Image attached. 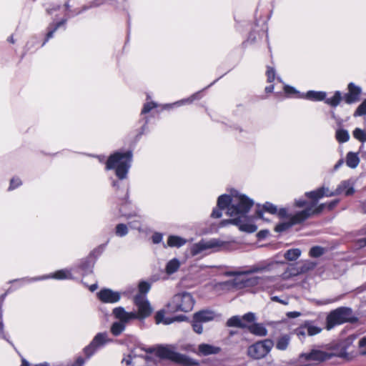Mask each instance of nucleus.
<instances>
[{
	"mask_svg": "<svg viewBox=\"0 0 366 366\" xmlns=\"http://www.w3.org/2000/svg\"><path fill=\"white\" fill-rule=\"evenodd\" d=\"M300 334L305 335L307 333L310 336L315 335L322 331V328L312 325L310 321H305L300 327Z\"/></svg>",
	"mask_w": 366,
	"mask_h": 366,
	"instance_id": "412c9836",
	"label": "nucleus"
},
{
	"mask_svg": "<svg viewBox=\"0 0 366 366\" xmlns=\"http://www.w3.org/2000/svg\"><path fill=\"white\" fill-rule=\"evenodd\" d=\"M267 81L272 82L275 79V71L272 67H267V70L266 72Z\"/></svg>",
	"mask_w": 366,
	"mask_h": 366,
	"instance_id": "3c124183",
	"label": "nucleus"
},
{
	"mask_svg": "<svg viewBox=\"0 0 366 366\" xmlns=\"http://www.w3.org/2000/svg\"><path fill=\"white\" fill-rule=\"evenodd\" d=\"M295 205L297 207L307 208L308 207H310V204H308V202L306 200H303V199L295 200Z\"/></svg>",
	"mask_w": 366,
	"mask_h": 366,
	"instance_id": "4d7b16f0",
	"label": "nucleus"
},
{
	"mask_svg": "<svg viewBox=\"0 0 366 366\" xmlns=\"http://www.w3.org/2000/svg\"><path fill=\"white\" fill-rule=\"evenodd\" d=\"M300 359L308 361L320 362L332 358V355L329 352H325L318 350H313L308 353H303L300 355Z\"/></svg>",
	"mask_w": 366,
	"mask_h": 366,
	"instance_id": "ddd939ff",
	"label": "nucleus"
},
{
	"mask_svg": "<svg viewBox=\"0 0 366 366\" xmlns=\"http://www.w3.org/2000/svg\"><path fill=\"white\" fill-rule=\"evenodd\" d=\"M180 263L177 259H172L170 260L166 266V272L169 274H172L176 272L179 268Z\"/></svg>",
	"mask_w": 366,
	"mask_h": 366,
	"instance_id": "7c9ffc66",
	"label": "nucleus"
},
{
	"mask_svg": "<svg viewBox=\"0 0 366 366\" xmlns=\"http://www.w3.org/2000/svg\"><path fill=\"white\" fill-rule=\"evenodd\" d=\"M316 265H317V263L310 261V260L302 262L301 263V264L300 265V272H302V273H305L310 270H312L316 267Z\"/></svg>",
	"mask_w": 366,
	"mask_h": 366,
	"instance_id": "e433bc0d",
	"label": "nucleus"
},
{
	"mask_svg": "<svg viewBox=\"0 0 366 366\" xmlns=\"http://www.w3.org/2000/svg\"><path fill=\"white\" fill-rule=\"evenodd\" d=\"M156 355L162 358L172 360L184 366H192L197 363L187 355L174 352L169 346H159L157 348Z\"/></svg>",
	"mask_w": 366,
	"mask_h": 366,
	"instance_id": "39448f33",
	"label": "nucleus"
},
{
	"mask_svg": "<svg viewBox=\"0 0 366 366\" xmlns=\"http://www.w3.org/2000/svg\"><path fill=\"white\" fill-rule=\"evenodd\" d=\"M21 184V181L19 178H12L10 181V186L9 187V190L14 189L17 187Z\"/></svg>",
	"mask_w": 366,
	"mask_h": 366,
	"instance_id": "603ef678",
	"label": "nucleus"
},
{
	"mask_svg": "<svg viewBox=\"0 0 366 366\" xmlns=\"http://www.w3.org/2000/svg\"><path fill=\"white\" fill-rule=\"evenodd\" d=\"M352 344V340L350 338H347L345 340L340 342L336 345L335 348L334 352H330V355L332 357H338L345 360L352 359V355L347 352L348 349Z\"/></svg>",
	"mask_w": 366,
	"mask_h": 366,
	"instance_id": "f8f14e48",
	"label": "nucleus"
},
{
	"mask_svg": "<svg viewBox=\"0 0 366 366\" xmlns=\"http://www.w3.org/2000/svg\"><path fill=\"white\" fill-rule=\"evenodd\" d=\"M202 323L197 320H192L193 330L197 334H202L203 332Z\"/></svg>",
	"mask_w": 366,
	"mask_h": 366,
	"instance_id": "de8ad7c7",
	"label": "nucleus"
},
{
	"mask_svg": "<svg viewBox=\"0 0 366 366\" xmlns=\"http://www.w3.org/2000/svg\"><path fill=\"white\" fill-rule=\"evenodd\" d=\"M271 300L274 302H280L281 304H283V305H287L288 304V302L287 300H281L279 297L277 296H273L271 297Z\"/></svg>",
	"mask_w": 366,
	"mask_h": 366,
	"instance_id": "e2e57ef3",
	"label": "nucleus"
},
{
	"mask_svg": "<svg viewBox=\"0 0 366 366\" xmlns=\"http://www.w3.org/2000/svg\"><path fill=\"white\" fill-rule=\"evenodd\" d=\"M360 353L366 355V337L361 338L358 342Z\"/></svg>",
	"mask_w": 366,
	"mask_h": 366,
	"instance_id": "09e8293b",
	"label": "nucleus"
},
{
	"mask_svg": "<svg viewBox=\"0 0 366 366\" xmlns=\"http://www.w3.org/2000/svg\"><path fill=\"white\" fill-rule=\"evenodd\" d=\"M360 163V158L357 153L350 152L346 156V164L347 167L355 169Z\"/></svg>",
	"mask_w": 366,
	"mask_h": 366,
	"instance_id": "a878e982",
	"label": "nucleus"
},
{
	"mask_svg": "<svg viewBox=\"0 0 366 366\" xmlns=\"http://www.w3.org/2000/svg\"><path fill=\"white\" fill-rule=\"evenodd\" d=\"M325 190L328 191V188L321 187L316 190L306 192L305 196L312 199V202L310 205L315 207L318 200L323 197H332V195H330V193H325Z\"/></svg>",
	"mask_w": 366,
	"mask_h": 366,
	"instance_id": "a211bd4d",
	"label": "nucleus"
},
{
	"mask_svg": "<svg viewBox=\"0 0 366 366\" xmlns=\"http://www.w3.org/2000/svg\"><path fill=\"white\" fill-rule=\"evenodd\" d=\"M301 254L300 249H288L285 254V258L289 261L296 260Z\"/></svg>",
	"mask_w": 366,
	"mask_h": 366,
	"instance_id": "473e14b6",
	"label": "nucleus"
},
{
	"mask_svg": "<svg viewBox=\"0 0 366 366\" xmlns=\"http://www.w3.org/2000/svg\"><path fill=\"white\" fill-rule=\"evenodd\" d=\"M284 90H285V92L286 94H287L288 95L297 94L299 93L294 87L288 86V85L285 86Z\"/></svg>",
	"mask_w": 366,
	"mask_h": 366,
	"instance_id": "6e6d98bb",
	"label": "nucleus"
},
{
	"mask_svg": "<svg viewBox=\"0 0 366 366\" xmlns=\"http://www.w3.org/2000/svg\"><path fill=\"white\" fill-rule=\"evenodd\" d=\"M278 262H272L269 264H257L253 265L250 267V268L248 270L242 271V272H233V274H252V273H257V272H261L264 271H272L275 269H277L279 267Z\"/></svg>",
	"mask_w": 366,
	"mask_h": 366,
	"instance_id": "2eb2a0df",
	"label": "nucleus"
},
{
	"mask_svg": "<svg viewBox=\"0 0 366 366\" xmlns=\"http://www.w3.org/2000/svg\"><path fill=\"white\" fill-rule=\"evenodd\" d=\"M107 342V333H98L91 343L84 348V351L86 356L90 357L99 347L104 345Z\"/></svg>",
	"mask_w": 366,
	"mask_h": 366,
	"instance_id": "9b49d317",
	"label": "nucleus"
},
{
	"mask_svg": "<svg viewBox=\"0 0 366 366\" xmlns=\"http://www.w3.org/2000/svg\"><path fill=\"white\" fill-rule=\"evenodd\" d=\"M194 300L189 292H181L173 296L167 303V307L169 312H189L194 307Z\"/></svg>",
	"mask_w": 366,
	"mask_h": 366,
	"instance_id": "20e7f679",
	"label": "nucleus"
},
{
	"mask_svg": "<svg viewBox=\"0 0 366 366\" xmlns=\"http://www.w3.org/2000/svg\"><path fill=\"white\" fill-rule=\"evenodd\" d=\"M115 233L119 237H124L128 233V228L124 224H118L116 227Z\"/></svg>",
	"mask_w": 366,
	"mask_h": 366,
	"instance_id": "c03bdc74",
	"label": "nucleus"
},
{
	"mask_svg": "<svg viewBox=\"0 0 366 366\" xmlns=\"http://www.w3.org/2000/svg\"><path fill=\"white\" fill-rule=\"evenodd\" d=\"M327 204L322 203L314 208L315 207H312V205H310L307 208H305L302 211H306L308 213V218L313 215H317L320 214L325 209L327 208L326 207Z\"/></svg>",
	"mask_w": 366,
	"mask_h": 366,
	"instance_id": "c756f323",
	"label": "nucleus"
},
{
	"mask_svg": "<svg viewBox=\"0 0 366 366\" xmlns=\"http://www.w3.org/2000/svg\"><path fill=\"white\" fill-rule=\"evenodd\" d=\"M268 234H269V231L268 230H261L258 233V237H260V238H263V237H265Z\"/></svg>",
	"mask_w": 366,
	"mask_h": 366,
	"instance_id": "69168bd1",
	"label": "nucleus"
},
{
	"mask_svg": "<svg viewBox=\"0 0 366 366\" xmlns=\"http://www.w3.org/2000/svg\"><path fill=\"white\" fill-rule=\"evenodd\" d=\"M81 267L84 270L88 271L91 269L92 265L89 263L86 262L85 264H82Z\"/></svg>",
	"mask_w": 366,
	"mask_h": 366,
	"instance_id": "338daca9",
	"label": "nucleus"
},
{
	"mask_svg": "<svg viewBox=\"0 0 366 366\" xmlns=\"http://www.w3.org/2000/svg\"><path fill=\"white\" fill-rule=\"evenodd\" d=\"M273 346L274 342L270 339L258 341L248 347L247 354L253 359L259 360L264 357Z\"/></svg>",
	"mask_w": 366,
	"mask_h": 366,
	"instance_id": "423d86ee",
	"label": "nucleus"
},
{
	"mask_svg": "<svg viewBox=\"0 0 366 366\" xmlns=\"http://www.w3.org/2000/svg\"><path fill=\"white\" fill-rule=\"evenodd\" d=\"M162 240V235L159 233H155L152 236V242L154 244H158Z\"/></svg>",
	"mask_w": 366,
	"mask_h": 366,
	"instance_id": "052dcab7",
	"label": "nucleus"
},
{
	"mask_svg": "<svg viewBox=\"0 0 366 366\" xmlns=\"http://www.w3.org/2000/svg\"><path fill=\"white\" fill-rule=\"evenodd\" d=\"M335 137H336L337 140L340 143L346 142L350 139L349 133L345 129H337L336 131Z\"/></svg>",
	"mask_w": 366,
	"mask_h": 366,
	"instance_id": "c9c22d12",
	"label": "nucleus"
},
{
	"mask_svg": "<svg viewBox=\"0 0 366 366\" xmlns=\"http://www.w3.org/2000/svg\"><path fill=\"white\" fill-rule=\"evenodd\" d=\"M233 202V195L231 197L227 194H222L218 197L217 199V207L219 209H226L229 208V207L232 204Z\"/></svg>",
	"mask_w": 366,
	"mask_h": 366,
	"instance_id": "bb28decb",
	"label": "nucleus"
},
{
	"mask_svg": "<svg viewBox=\"0 0 366 366\" xmlns=\"http://www.w3.org/2000/svg\"><path fill=\"white\" fill-rule=\"evenodd\" d=\"M198 351L199 354L204 356H207L219 353L221 352V348L212 345L202 343L198 346Z\"/></svg>",
	"mask_w": 366,
	"mask_h": 366,
	"instance_id": "4be33fe9",
	"label": "nucleus"
},
{
	"mask_svg": "<svg viewBox=\"0 0 366 366\" xmlns=\"http://www.w3.org/2000/svg\"><path fill=\"white\" fill-rule=\"evenodd\" d=\"M357 320L350 307H340L332 310L326 317V329L330 330L337 325L345 322H355Z\"/></svg>",
	"mask_w": 366,
	"mask_h": 366,
	"instance_id": "7ed1b4c3",
	"label": "nucleus"
},
{
	"mask_svg": "<svg viewBox=\"0 0 366 366\" xmlns=\"http://www.w3.org/2000/svg\"><path fill=\"white\" fill-rule=\"evenodd\" d=\"M49 30L46 34V39H45V41L43 43V45L46 43V41H47L50 38H51L53 36L54 33L57 30L56 29H55L54 26L53 29H51L50 27H49Z\"/></svg>",
	"mask_w": 366,
	"mask_h": 366,
	"instance_id": "680f3d73",
	"label": "nucleus"
},
{
	"mask_svg": "<svg viewBox=\"0 0 366 366\" xmlns=\"http://www.w3.org/2000/svg\"><path fill=\"white\" fill-rule=\"evenodd\" d=\"M223 209H219V207H217V208H215L213 209L212 212V217L213 218H219L222 216V210Z\"/></svg>",
	"mask_w": 366,
	"mask_h": 366,
	"instance_id": "13d9d810",
	"label": "nucleus"
},
{
	"mask_svg": "<svg viewBox=\"0 0 366 366\" xmlns=\"http://www.w3.org/2000/svg\"><path fill=\"white\" fill-rule=\"evenodd\" d=\"M165 312L164 310L158 311L155 315V321L157 324L163 323L164 325H169L175 321L181 322L187 319L184 315H179L172 318L164 317Z\"/></svg>",
	"mask_w": 366,
	"mask_h": 366,
	"instance_id": "6ab92c4d",
	"label": "nucleus"
},
{
	"mask_svg": "<svg viewBox=\"0 0 366 366\" xmlns=\"http://www.w3.org/2000/svg\"><path fill=\"white\" fill-rule=\"evenodd\" d=\"M325 249L322 247H312L310 250V255L312 257H319L324 254Z\"/></svg>",
	"mask_w": 366,
	"mask_h": 366,
	"instance_id": "37998d69",
	"label": "nucleus"
},
{
	"mask_svg": "<svg viewBox=\"0 0 366 366\" xmlns=\"http://www.w3.org/2000/svg\"><path fill=\"white\" fill-rule=\"evenodd\" d=\"M222 245V242L217 239H212L210 240L202 239L199 242L192 245L191 247V254L193 256H196L206 249L217 248Z\"/></svg>",
	"mask_w": 366,
	"mask_h": 366,
	"instance_id": "9d476101",
	"label": "nucleus"
},
{
	"mask_svg": "<svg viewBox=\"0 0 366 366\" xmlns=\"http://www.w3.org/2000/svg\"><path fill=\"white\" fill-rule=\"evenodd\" d=\"M343 192H345L346 196H350L354 194V187L349 181L342 182L335 191L330 193V195H332V197L337 196Z\"/></svg>",
	"mask_w": 366,
	"mask_h": 366,
	"instance_id": "aec40b11",
	"label": "nucleus"
},
{
	"mask_svg": "<svg viewBox=\"0 0 366 366\" xmlns=\"http://www.w3.org/2000/svg\"><path fill=\"white\" fill-rule=\"evenodd\" d=\"M360 235L365 236V237L358 239L357 244L360 247H366V225L359 231Z\"/></svg>",
	"mask_w": 366,
	"mask_h": 366,
	"instance_id": "49530a36",
	"label": "nucleus"
},
{
	"mask_svg": "<svg viewBox=\"0 0 366 366\" xmlns=\"http://www.w3.org/2000/svg\"><path fill=\"white\" fill-rule=\"evenodd\" d=\"M290 342V338L287 336H282L278 339L276 347L280 350H285L287 349Z\"/></svg>",
	"mask_w": 366,
	"mask_h": 366,
	"instance_id": "58836bf2",
	"label": "nucleus"
},
{
	"mask_svg": "<svg viewBox=\"0 0 366 366\" xmlns=\"http://www.w3.org/2000/svg\"><path fill=\"white\" fill-rule=\"evenodd\" d=\"M300 315L301 314L299 312H296V311L289 312L287 313V317L289 318H295V317L300 316Z\"/></svg>",
	"mask_w": 366,
	"mask_h": 366,
	"instance_id": "0e129e2a",
	"label": "nucleus"
},
{
	"mask_svg": "<svg viewBox=\"0 0 366 366\" xmlns=\"http://www.w3.org/2000/svg\"><path fill=\"white\" fill-rule=\"evenodd\" d=\"M308 213L306 211H300L290 217V219L287 222H281L274 227L277 232H282L288 230L292 226L300 224L308 219Z\"/></svg>",
	"mask_w": 366,
	"mask_h": 366,
	"instance_id": "6e6552de",
	"label": "nucleus"
},
{
	"mask_svg": "<svg viewBox=\"0 0 366 366\" xmlns=\"http://www.w3.org/2000/svg\"><path fill=\"white\" fill-rule=\"evenodd\" d=\"M276 280L274 276L260 277H252L248 278H235L231 282L232 287L241 290L245 287H252L265 282H273Z\"/></svg>",
	"mask_w": 366,
	"mask_h": 366,
	"instance_id": "0eeeda50",
	"label": "nucleus"
},
{
	"mask_svg": "<svg viewBox=\"0 0 366 366\" xmlns=\"http://www.w3.org/2000/svg\"><path fill=\"white\" fill-rule=\"evenodd\" d=\"M84 363V360L82 357L77 358L76 361V365L77 366H82Z\"/></svg>",
	"mask_w": 366,
	"mask_h": 366,
	"instance_id": "774afa93",
	"label": "nucleus"
},
{
	"mask_svg": "<svg viewBox=\"0 0 366 366\" xmlns=\"http://www.w3.org/2000/svg\"><path fill=\"white\" fill-rule=\"evenodd\" d=\"M134 303L137 307V319H144L152 313L153 309L147 297L144 295H136L134 297Z\"/></svg>",
	"mask_w": 366,
	"mask_h": 366,
	"instance_id": "1a4fd4ad",
	"label": "nucleus"
},
{
	"mask_svg": "<svg viewBox=\"0 0 366 366\" xmlns=\"http://www.w3.org/2000/svg\"><path fill=\"white\" fill-rule=\"evenodd\" d=\"M227 327H236L239 328H247V325L242 321V319L239 316H233L230 317L226 323Z\"/></svg>",
	"mask_w": 366,
	"mask_h": 366,
	"instance_id": "cd10ccee",
	"label": "nucleus"
},
{
	"mask_svg": "<svg viewBox=\"0 0 366 366\" xmlns=\"http://www.w3.org/2000/svg\"><path fill=\"white\" fill-rule=\"evenodd\" d=\"M300 274H302V272H300V266L296 267L291 265V267H289L288 269L283 274V278H289L292 276H297Z\"/></svg>",
	"mask_w": 366,
	"mask_h": 366,
	"instance_id": "4c0bfd02",
	"label": "nucleus"
},
{
	"mask_svg": "<svg viewBox=\"0 0 366 366\" xmlns=\"http://www.w3.org/2000/svg\"><path fill=\"white\" fill-rule=\"evenodd\" d=\"M361 88L356 86L353 83L348 84V92L345 94L344 100L347 104H352L360 100V96L361 94Z\"/></svg>",
	"mask_w": 366,
	"mask_h": 366,
	"instance_id": "f3484780",
	"label": "nucleus"
},
{
	"mask_svg": "<svg viewBox=\"0 0 366 366\" xmlns=\"http://www.w3.org/2000/svg\"><path fill=\"white\" fill-rule=\"evenodd\" d=\"M366 114V99L359 105L354 113V117H360Z\"/></svg>",
	"mask_w": 366,
	"mask_h": 366,
	"instance_id": "a18cd8bd",
	"label": "nucleus"
},
{
	"mask_svg": "<svg viewBox=\"0 0 366 366\" xmlns=\"http://www.w3.org/2000/svg\"><path fill=\"white\" fill-rule=\"evenodd\" d=\"M52 277L55 279L59 280H63V279H71V274L69 270L66 269H61L56 272L53 274Z\"/></svg>",
	"mask_w": 366,
	"mask_h": 366,
	"instance_id": "ea45409f",
	"label": "nucleus"
},
{
	"mask_svg": "<svg viewBox=\"0 0 366 366\" xmlns=\"http://www.w3.org/2000/svg\"><path fill=\"white\" fill-rule=\"evenodd\" d=\"M242 319L244 322L251 323L255 320V315L252 312H248L244 315Z\"/></svg>",
	"mask_w": 366,
	"mask_h": 366,
	"instance_id": "8fccbe9b",
	"label": "nucleus"
},
{
	"mask_svg": "<svg viewBox=\"0 0 366 366\" xmlns=\"http://www.w3.org/2000/svg\"><path fill=\"white\" fill-rule=\"evenodd\" d=\"M339 203V199H335V200H332L328 203H326L327 205V209L329 210V211H331L337 205V204Z\"/></svg>",
	"mask_w": 366,
	"mask_h": 366,
	"instance_id": "bf43d9fd",
	"label": "nucleus"
},
{
	"mask_svg": "<svg viewBox=\"0 0 366 366\" xmlns=\"http://www.w3.org/2000/svg\"><path fill=\"white\" fill-rule=\"evenodd\" d=\"M277 215L280 218H288L290 219V217L292 215V214H288L287 213V209L285 208H282L280 209H277Z\"/></svg>",
	"mask_w": 366,
	"mask_h": 366,
	"instance_id": "5fc2aeb1",
	"label": "nucleus"
},
{
	"mask_svg": "<svg viewBox=\"0 0 366 366\" xmlns=\"http://www.w3.org/2000/svg\"><path fill=\"white\" fill-rule=\"evenodd\" d=\"M126 325L119 321L114 322L111 326V332L114 336L119 335L124 330Z\"/></svg>",
	"mask_w": 366,
	"mask_h": 366,
	"instance_id": "72a5a7b5",
	"label": "nucleus"
},
{
	"mask_svg": "<svg viewBox=\"0 0 366 366\" xmlns=\"http://www.w3.org/2000/svg\"><path fill=\"white\" fill-rule=\"evenodd\" d=\"M97 296L102 302L105 303H115L120 300V294L110 289L101 290L97 293Z\"/></svg>",
	"mask_w": 366,
	"mask_h": 366,
	"instance_id": "dca6fc26",
	"label": "nucleus"
},
{
	"mask_svg": "<svg viewBox=\"0 0 366 366\" xmlns=\"http://www.w3.org/2000/svg\"><path fill=\"white\" fill-rule=\"evenodd\" d=\"M187 240L181 237L171 235L168 237L167 244L172 247H180L185 244Z\"/></svg>",
	"mask_w": 366,
	"mask_h": 366,
	"instance_id": "c85d7f7f",
	"label": "nucleus"
},
{
	"mask_svg": "<svg viewBox=\"0 0 366 366\" xmlns=\"http://www.w3.org/2000/svg\"><path fill=\"white\" fill-rule=\"evenodd\" d=\"M214 312L212 310H201L194 314V320H197L202 323L207 322L214 318Z\"/></svg>",
	"mask_w": 366,
	"mask_h": 366,
	"instance_id": "5701e85b",
	"label": "nucleus"
},
{
	"mask_svg": "<svg viewBox=\"0 0 366 366\" xmlns=\"http://www.w3.org/2000/svg\"><path fill=\"white\" fill-rule=\"evenodd\" d=\"M150 284L145 281H142L139 283L138 288H139V294L138 295H144L146 296V294L150 290Z\"/></svg>",
	"mask_w": 366,
	"mask_h": 366,
	"instance_id": "79ce46f5",
	"label": "nucleus"
},
{
	"mask_svg": "<svg viewBox=\"0 0 366 366\" xmlns=\"http://www.w3.org/2000/svg\"><path fill=\"white\" fill-rule=\"evenodd\" d=\"M112 314L114 318L125 325L131 320H136L137 316L136 312H128L122 307H115L112 311Z\"/></svg>",
	"mask_w": 366,
	"mask_h": 366,
	"instance_id": "4468645a",
	"label": "nucleus"
},
{
	"mask_svg": "<svg viewBox=\"0 0 366 366\" xmlns=\"http://www.w3.org/2000/svg\"><path fill=\"white\" fill-rule=\"evenodd\" d=\"M267 212L272 214H275L277 212V208L275 205L270 202H266L263 204L262 209H258L257 211V217L264 219L263 212Z\"/></svg>",
	"mask_w": 366,
	"mask_h": 366,
	"instance_id": "393cba45",
	"label": "nucleus"
},
{
	"mask_svg": "<svg viewBox=\"0 0 366 366\" xmlns=\"http://www.w3.org/2000/svg\"><path fill=\"white\" fill-rule=\"evenodd\" d=\"M305 97L312 100L321 101L325 99L326 93L324 92L309 91L306 94Z\"/></svg>",
	"mask_w": 366,
	"mask_h": 366,
	"instance_id": "2f4dec72",
	"label": "nucleus"
},
{
	"mask_svg": "<svg viewBox=\"0 0 366 366\" xmlns=\"http://www.w3.org/2000/svg\"><path fill=\"white\" fill-rule=\"evenodd\" d=\"M341 99H342L341 93L340 92L337 91L332 97L327 99L325 100V102L327 104H329L333 107H335L340 104Z\"/></svg>",
	"mask_w": 366,
	"mask_h": 366,
	"instance_id": "f704fd0d",
	"label": "nucleus"
},
{
	"mask_svg": "<svg viewBox=\"0 0 366 366\" xmlns=\"http://www.w3.org/2000/svg\"><path fill=\"white\" fill-rule=\"evenodd\" d=\"M247 328L252 334L257 336L264 337L266 336L267 334V329L262 324L260 323H254L253 325L247 326Z\"/></svg>",
	"mask_w": 366,
	"mask_h": 366,
	"instance_id": "b1692460",
	"label": "nucleus"
},
{
	"mask_svg": "<svg viewBox=\"0 0 366 366\" xmlns=\"http://www.w3.org/2000/svg\"><path fill=\"white\" fill-rule=\"evenodd\" d=\"M132 154L131 152H116L111 155L106 164L107 169H115L116 175L120 179H125L130 167Z\"/></svg>",
	"mask_w": 366,
	"mask_h": 366,
	"instance_id": "f03ea898",
	"label": "nucleus"
},
{
	"mask_svg": "<svg viewBox=\"0 0 366 366\" xmlns=\"http://www.w3.org/2000/svg\"><path fill=\"white\" fill-rule=\"evenodd\" d=\"M352 134L353 137L360 142H366V132H365L364 130L360 128H356L353 131Z\"/></svg>",
	"mask_w": 366,
	"mask_h": 366,
	"instance_id": "a19ab883",
	"label": "nucleus"
},
{
	"mask_svg": "<svg viewBox=\"0 0 366 366\" xmlns=\"http://www.w3.org/2000/svg\"><path fill=\"white\" fill-rule=\"evenodd\" d=\"M156 107V104L154 102H148L144 104L142 114H147L153 108Z\"/></svg>",
	"mask_w": 366,
	"mask_h": 366,
	"instance_id": "864d4df0",
	"label": "nucleus"
},
{
	"mask_svg": "<svg viewBox=\"0 0 366 366\" xmlns=\"http://www.w3.org/2000/svg\"><path fill=\"white\" fill-rule=\"evenodd\" d=\"M253 204V200L247 196L239 194H233L232 204L229 207L227 212L232 219L222 221V224H232L238 226L241 231L249 233L255 232L257 229V226L247 222V214Z\"/></svg>",
	"mask_w": 366,
	"mask_h": 366,
	"instance_id": "f257e3e1",
	"label": "nucleus"
}]
</instances>
